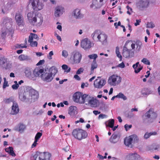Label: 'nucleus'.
Instances as JSON below:
<instances>
[{"mask_svg": "<svg viewBox=\"0 0 160 160\" xmlns=\"http://www.w3.org/2000/svg\"><path fill=\"white\" fill-rule=\"evenodd\" d=\"M92 37L94 40L100 42L103 44L107 42V35L102 32L100 30H96L92 34Z\"/></svg>", "mask_w": 160, "mask_h": 160, "instance_id": "obj_1", "label": "nucleus"}, {"mask_svg": "<svg viewBox=\"0 0 160 160\" xmlns=\"http://www.w3.org/2000/svg\"><path fill=\"white\" fill-rule=\"evenodd\" d=\"M72 135L75 138L81 140L86 138L88 134L86 131L82 129L76 128L73 130Z\"/></svg>", "mask_w": 160, "mask_h": 160, "instance_id": "obj_2", "label": "nucleus"}, {"mask_svg": "<svg viewBox=\"0 0 160 160\" xmlns=\"http://www.w3.org/2000/svg\"><path fill=\"white\" fill-rule=\"evenodd\" d=\"M51 156V154L49 152H37L33 157L34 160H50Z\"/></svg>", "mask_w": 160, "mask_h": 160, "instance_id": "obj_3", "label": "nucleus"}, {"mask_svg": "<svg viewBox=\"0 0 160 160\" xmlns=\"http://www.w3.org/2000/svg\"><path fill=\"white\" fill-rule=\"evenodd\" d=\"M82 55L79 51H74L71 53V59H72L74 63L78 64L81 61Z\"/></svg>", "mask_w": 160, "mask_h": 160, "instance_id": "obj_4", "label": "nucleus"}, {"mask_svg": "<svg viewBox=\"0 0 160 160\" xmlns=\"http://www.w3.org/2000/svg\"><path fill=\"white\" fill-rule=\"evenodd\" d=\"M121 80V78L119 76L116 75H113L109 77L108 82L110 85L115 86L119 84Z\"/></svg>", "mask_w": 160, "mask_h": 160, "instance_id": "obj_5", "label": "nucleus"}, {"mask_svg": "<svg viewBox=\"0 0 160 160\" xmlns=\"http://www.w3.org/2000/svg\"><path fill=\"white\" fill-rule=\"evenodd\" d=\"M32 8L35 11H39L42 9L43 5L39 0H30Z\"/></svg>", "mask_w": 160, "mask_h": 160, "instance_id": "obj_6", "label": "nucleus"}, {"mask_svg": "<svg viewBox=\"0 0 160 160\" xmlns=\"http://www.w3.org/2000/svg\"><path fill=\"white\" fill-rule=\"evenodd\" d=\"M43 21V17L41 14L38 13L33 17L31 24L38 26H40Z\"/></svg>", "mask_w": 160, "mask_h": 160, "instance_id": "obj_7", "label": "nucleus"}, {"mask_svg": "<svg viewBox=\"0 0 160 160\" xmlns=\"http://www.w3.org/2000/svg\"><path fill=\"white\" fill-rule=\"evenodd\" d=\"M83 93L79 92L75 93L73 96V100L75 102L82 104L83 101Z\"/></svg>", "mask_w": 160, "mask_h": 160, "instance_id": "obj_8", "label": "nucleus"}, {"mask_svg": "<svg viewBox=\"0 0 160 160\" xmlns=\"http://www.w3.org/2000/svg\"><path fill=\"white\" fill-rule=\"evenodd\" d=\"M149 0H140L137 3V8L140 10L147 8L149 5Z\"/></svg>", "mask_w": 160, "mask_h": 160, "instance_id": "obj_9", "label": "nucleus"}, {"mask_svg": "<svg viewBox=\"0 0 160 160\" xmlns=\"http://www.w3.org/2000/svg\"><path fill=\"white\" fill-rule=\"evenodd\" d=\"M81 46L85 50L90 49L92 47L91 42L88 38L84 39L82 41Z\"/></svg>", "mask_w": 160, "mask_h": 160, "instance_id": "obj_10", "label": "nucleus"}, {"mask_svg": "<svg viewBox=\"0 0 160 160\" xmlns=\"http://www.w3.org/2000/svg\"><path fill=\"white\" fill-rule=\"evenodd\" d=\"M106 83V81L103 79H96L94 82V87L96 88H101L104 86Z\"/></svg>", "mask_w": 160, "mask_h": 160, "instance_id": "obj_11", "label": "nucleus"}, {"mask_svg": "<svg viewBox=\"0 0 160 160\" xmlns=\"http://www.w3.org/2000/svg\"><path fill=\"white\" fill-rule=\"evenodd\" d=\"M136 139L137 140L138 138L136 135H132L129 136L128 137L126 138L124 140V143L125 144L128 146H129L131 145L132 141Z\"/></svg>", "mask_w": 160, "mask_h": 160, "instance_id": "obj_12", "label": "nucleus"}, {"mask_svg": "<svg viewBox=\"0 0 160 160\" xmlns=\"http://www.w3.org/2000/svg\"><path fill=\"white\" fill-rule=\"evenodd\" d=\"M15 19L18 25L19 26H24V19L21 13L18 12L16 13Z\"/></svg>", "mask_w": 160, "mask_h": 160, "instance_id": "obj_13", "label": "nucleus"}, {"mask_svg": "<svg viewBox=\"0 0 160 160\" xmlns=\"http://www.w3.org/2000/svg\"><path fill=\"white\" fill-rule=\"evenodd\" d=\"M41 77L43 81L47 82H51L53 78L52 73L47 72H43L41 75Z\"/></svg>", "mask_w": 160, "mask_h": 160, "instance_id": "obj_14", "label": "nucleus"}, {"mask_svg": "<svg viewBox=\"0 0 160 160\" xmlns=\"http://www.w3.org/2000/svg\"><path fill=\"white\" fill-rule=\"evenodd\" d=\"M134 54V52L132 50L128 49L126 47H124L123 50L122 55L125 58L132 57Z\"/></svg>", "mask_w": 160, "mask_h": 160, "instance_id": "obj_15", "label": "nucleus"}, {"mask_svg": "<svg viewBox=\"0 0 160 160\" xmlns=\"http://www.w3.org/2000/svg\"><path fill=\"white\" fill-rule=\"evenodd\" d=\"M19 111V109L18 104L15 102H13L12 106L11 114L12 115H15L17 114Z\"/></svg>", "mask_w": 160, "mask_h": 160, "instance_id": "obj_16", "label": "nucleus"}, {"mask_svg": "<svg viewBox=\"0 0 160 160\" xmlns=\"http://www.w3.org/2000/svg\"><path fill=\"white\" fill-rule=\"evenodd\" d=\"M25 73L26 76L30 79L34 80H35V77L32 74L31 69L29 68H26L25 70Z\"/></svg>", "mask_w": 160, "mask_h": 160, "instance_id": "obj_17", "label": "nucleus"}, {"mask_svg": "<svg viewBox=\"0 0 160 160\" xmlns=\"http://www.w3.org/2000/svg\"><path fill=\"white\" fill-rule=\"evenodd\" d=\"M44 70L43 69H39L38 68H36L33 71V76L35 77L36 79V77L41 76L42 74L43 73Z\"/></svg>", "mask_w": 160, "mask_h": 160, "instance_id": "obj_18", "label": "nucleus"}, {"mask_svg": "<svg viewBox=\"0 0 160 160\" xmlns=\"http://www.w3.org/2000/svg\"><path fill=\"white\" fill-rule=\"evenodd\" d=\"M63 8L60 6H58L55 9L54 12V15L56 17H59L60 15L62 14V11Z\"/></svg>", "mask_w": 160, "mask_h": 160, "instance_id": "obj_19", "label": "nucleus"}, {"mask_svg": "<svg viewBox=\"0 0 160 160\" xmlns=\"http://www.w3.org/2000/svg\"><path fill=\"white\" fill-rule=\"evenodd\" d=\"M140 157V156L136 153H131L127 156L128 160H135Z\"/></svg>", "mask_w": 160, "mask_h": 160, "instance_id": "obj_20", "label": "nucleus"}, {"mask_svg": "<svg viewBox=\"0 0 160 160\" xmlns=\"http://www.w3.org/2000/svg\"><path fill=\"white\" fill-rule=\"evenodd\" d=\"M88 104L92 107H97L98 106V102L96 99H94L93 97L92 98Z\"/></svg>", "mask_w": 160, "mask_h": 160, "instance_id": "obj_21", "label": "nucleus"}, {"mask_svg": "<svg viewBox=\"0 0 160 160\" xmlns=\"http://www.w3.org/2000/svg\"><path fill=\"white\" fill-rule=\"evenodd\" d=\"M141 43L140 42H136L135 43H132L131 45V47L132 49L135 48V45L137 46L136 49L138 51H139L141 48Z\"/></svg>", "mask_w": 160, "mask_h": 160, "instance_id": "obj_22", "label": "nucleus"}, {"mask_svg": "<svg viewBox=\"0 0 160 160\" xmlns=\"http://www.w3.org/2000/svg\"><path fill=\"white\" fill-rule=\"evenodd\" d=\"M5 150V151L8 152L10 155L13 157H15L16 156V154L13 151V148L12 147L6 148Z\"/></svg>", "mask_w": 160, "mask_h": 160, "instance_id": "obj_23", "label": "nucleus"}, {"mask_svg": "<svg viewBox=\"0 0 160 160\" xmlns=\"http://www.w3.org/2000/svg\"><path fill=\"white\" fill-rule=\"evenodd\" d=\"M139 62H137L135 64L133 65L132 67L134 69V72L136 73H138L142 69V67H138V65H139Z\"/></svg>", "mask_w": 160, "mask_h": 160, "instance_id": "obj_24", "label": "nucleus"}, {"mask_svg": "<svg viewBox=\"0 0 160 160\" xmlns=\"http://www.w3.org/2000/svg\"><path fill=\"white\" fill-rule=\"evenodd\" d=\"M83 97L84 101H83L82 103H84L85 102H87L88 104L92 98V97H90V95L86 94H83Z\"/></svg>", "mask_w": 160, "mask_h": 160, "instance_id": "obj_25", "label": "nucleus"}, {"mask_svg": "<svg viewBox=\"0 0 160 160\" xmlns=\"http://www.w3.org/2000/svg\"><path fill=\"white\" fill-rule=\"evenodd\" d=\"M97 67L98 64L97 63L96 61L93 60V61L91 64L90 74H92L93 73L94 69H96Z\"/></svg>", "mask_w": 160, "mask_h": 160, "instance_id": "obj_26", "label": "nucleus"}, {"mask_svg": "<svg viewBox=\"0 0 160 160\" xmlns=\"http://www.w3.org/2000/svg\"><path fill=\"white\" fill-rule=\"evenodd\" d=\"M159 148L158 145H156L155 144H152L151 145L148 146L147 147V150L148 151H153V150H157Z\"/></svg>", "mask_w": 160, "mask_h": 160, "instance_id": "obj_27", "label": "nucleus"}, {"mask_svg": "<svg viewBox=\"0 0 160 160\" xmlns=\"http://www.w3.org/2000/svg\"><path fill=\"white\" fill-rule=\"evenodd\" d=\"M73 15L76 18H79L81 17L80 14V11L79 9H76L73 12Z\"/></svg>", "mask_w": 160, "mask_h": 160, "instance_id": "obj_28", "label": "nucleus"}, {"mask_svg": "<svg viewBox=\"0 0 160 160\" xmlns=\"http://www.w3.org/2000/svg\"><path fill=\"white\" fill-rule=\"evenodd\" d=\"M27 94L25 92H21L19 94V98L22 101H25L26 99Z\"/></svg>", "mask_w": 160, "mask_h": 160, "instance_id": "obj_29", "label": "nucleus"}, {"mask_svg": "<svg viewBox=\"0 0 160 160\" xmlns=\"http://www.w3.org/2000/svg\"><path fill=\"white\" fill-rule=\"evenodd\" d=\"M34 12H30L27 14V17L29 22L31 24L32 21L33 20V16Z\"/></svg>", "mask_w": 160, "mask_h": 160, "instance_id": "obj_30", "label": "nucleus"}, {"mask_svg": "<svg viewBox=\"0 0 160 160\" xmlns=\"http://www.w3.org/2000/svg\"><path fill=\"white\" fill-rule=\"evenodd\" d=\"M18 59L21 61L27 60L29 59V57L27 55L21 54L18 57Z\"/></svg>", "mask_w": 160, "mask_h": 160, "instance_id": "obj_31", "label": "nucleus"}, {"mask_svg": "<svg viewBox=\"0 0 160 160\" xmlns=\"http://www.w3.org/2000/svg\"><path fill=\"white\" fill-rule=\"evenodd\" d=\"M28 38V42L30 43V45L32 47H37L38 45V42L37 41L33 42L32 38Z\"/></svg>", "mask_w": 160, "mask_h": 160, "instance_id": "obj_32", "label": "nucleus"}, {"mask_svg": "<svg viewBox=\"0 0 160 160\" xmlns=\"http://www.w3.org/2000/svg\"><path fill=\"white\" fill-rule=\"evenodd\" d=\"M26 128V126L20 123L17 128L16 130L19 131H22Z\"/></svg>", "mask_w": 160, "mask_h": 160, "instance_id": "obj_33", "label": "nucleus"}, {"mask_svg": "<svg viewBox=\"0 0 160 160\" xmlns=\"http://www.w3.org/2000/svg\"><path fill=\"white\" fill-rule=\"evenodd\" d=\"M118 135L117 134H113L109 139L110 141L112 143H115L117 142L116 139L117 138Z\"/></svg>", "mask_w": 160, "mask_h": 160, "instance_id": "obj_34", "label": "nucleus"}, {"mask_svg": "<svg viewBox=\"0 0 160 160\" xmlns=\"http://www.w3.org/2000/svg\"><path fill=\"white\" fill-rule=\"evenodd\" d=\"M119 48L118 47H117L116 48V53L117 56L119 58V60L121 61L122 59V57L120 54V53L119 51Z\"/></svg>", "mask_w": 160, "mask_h": 160, "instance_id": "obj_35", "label": "nucleus"}, {"mask_svg": "<svg viewBox=\"0 0 160 160\" xmlns=\"http://www.w3.org/2000/svg\"><path fill=\"white\" fill-rule=\"evenodd\" d=\"M7 28H4L2 29L1 36L3 38H4L6 37V36L7 34Z\"/></svg>", "mask_w": 160, "mask_h": 160, "instance_id": "obj_36", "label": "nucleus"}, {"mask_svg": "<svg viewBox=\"0 0 160 160\" xmlns=\"http://www.w3.org/2000/svg\"><path fill=\"white\" fill-rule=\"evenodd\" d=\"M114 120L113 119H112L109 121L108 125H106V126L111 128H113L114 126Z\"/></svg>", "mask_w": 160, "mask_h": 160, "instance_id": "obj_37", "label": "nucleus"}, {"mask_svg": "<svg viewBox=\"0 0 160 160\" xmlns=\"http://www.w3.org/2000/svg\"><path fill=\"white\" fill-rule=\"evenodd\" d=\"M117 98H122L123 100H126L127 97L122 93L120 92L117 95Z\"/></svg>", "mask_w": 160, "mask_h": 160, "instance_id": "obj_38", "label": "nucleus"}, {"mask_svg": "<svg viewBox=\"0 0 160 160\" xmlns=\"http://www.w3.org/2000/svg\"><path fill=\"white\" fill-rule=\"evenodd\" d=\"M88 57L90 59H93V60L96 61V59L98 57V55L96 54H93L89 55Z\"/></svg>", "mask_w": 160, "mask_h": 160, "instance_id": "obj_39", "label": "nucleus"}, {"mask_svg": "<svg viewBox=\"0 0 160 160\" xmlns=\"http://www.w3.org/2000/svg\"><path fill=\"white\" fill-rule=\"evenodd\" d=\"M31 37L32 38V40H33V38L35 39H38V37L36 34L33 33H31L30 35L29 36V38H31Z\"/></svg>", "mask_w": 160, "mask_h": 160, "instance_id": "obj_40", "label": "nucleus"}, {"mask_svg": "<svg viewBox=\"0 0 160 160\" xmlns=\"http://www.w3.org/2000/svg\"><path fill=\"white\" fill-rule=\"evenodd\" d=\"M58 72V70L57 68H51V72L50 73H52V76L53 75L54 76Z\"/></svg>", "mask_w": 160, "mask_h": 160, "instance_id": "obj_41", "label": "nucleus"}, {"mask_svg": "<svg viewBox=\"0 0 160 160\" xmlns=\"http://www.w3.org/2000/svg\"><path fill=\"white\" fill-rule=\"evenodd\" d=\"M15 47L17 48H27V46L26 45H23V44H17L16 45Z\"/></svg>", "mask_w": 160, "mask_h": 160, "instance_id": "obj_42", "label": "nucleus"}, {"mask_svg": "<svg viewBox=\"0 0 160 160\" xmlns=\"http://www.w3.org/2000/svg\"><path fill=\"white\" fill-rule=\"evenodd\" d=\"M155 132H154L152 133H148V132H147L144 135V138L146 139H147L151 135L155 134Z\"/></svg>", "mask_w": 160, "mask_h": 160, "instance_id": "obj_43", "label": "nucleus"}, {"mask_svg": "<svg viewBox=\"0 0 160 160\" xmlns=\"http://www.w3.org/2000/svg\"><path fill=\"white\" fill-rule=\"evenodd\" d=\"M42 135V133L40 132H38L36 134L35 137V139L38 141L39 139L40 138Z\"/></svg>", "mask_w": 160, "mask_h": 160, "instance_id": "obj_44", "label": "nucleus"}, {"mask_svg": "<svg viewBox=\"0 0 160 160\" xmlns=\"http://www.w3.org/2000/svg\"><path fill=\"white\" fill-rule=\"evenodd\" d=\"M142 62H143L144 64L148 65H150V62L148 60L147 58H143L141 61Z\"/></svg>", "mask_w": 160, "mask_h": 160, "instance_id": "obj_45", "label": "nucleus"}, {"mask_svg": "<svg viewBox=\"0 0 160 160\" xmlns=\"http://www.w3.org/2000/svg\"><path fill=\"white\" fill-rule=\"evenodd\" d=\"M154 27V24L152 22H148L147 23V27L148 28H152Z\"/></svg>", "mask_w": 160, "mask_h": 160, "instance_id": "obj_46", "label": "nucleus"}, {"mask_svg": "<svg viewBox=\"0 0 160 160\" xmlns=\"http://www.w3.org/2000/svg\"><path fill=\"white\" fill-rule=\"evenodd\" d=\"M68 52L66 50H63L62 51V55L63 57L66 58L68 56Z\"/></svg>", "mask_w": 160, "mask_h": 160, "instance_id": "obj_47", "label": "nucleus"}, {"mask_svg": "<svg viewBox=\"0 0 160 160\" xmlns=\"http://www.w3.org/2000/svg\"><path fill=\"white\" fill-rule=\"evenodd\" d=\"M9 86L8 84V82L6 81V79L5 78H4V82L3 84L2 87L3 88H5L6 87Z\"/></svg>", "mask_w": 160, "mask_h": 160, "instance_id": "obj_48", "label": "nucleus"}, {"mask_svg": "<svg viewBox=\"0 0 160 160\" xmlns=\"http://www.w3.org/2000/svg\"><path fill=\"white\" fill-rule=\"evenodd\" d=\"M53 55V52L52 51H50L48 55V59L50 60L52 59V56Z\"/></svg>", "mask_w": 160, "mask_h": 160, "instance_id": "obj_49", "label": "nucleus"}, {"mask_svg": "<svg viewBox=\"0 0 160 160\" xmlns=\"http://www.w3.org/2000/svg\"><path fill=\"white\" fill-rule=\"evenodd\" d=\"M83 69L82 68H79L77 71L76 72V74H81L82 72H83Z\"/></svg>", "mask_w": 160, "mask_h": 160, "instance_id": "obj_50", "label": "nucleus"}, {"mask_svg": "<svg viewBox=\"0 0 160 160\" xmlns=\"http://www.w3.org/2000/svg\"><path fill=\"white\" fill-rule=\"evenodd\" d=\"M19 87L18 84H14L13 85L12 87L13 89L17 90Z\"/></svg>", "mask_w": 160, "mask_h": 160, "instance_id": "obj_51", "label": "nucleus"}, {"mask_svg": "<svg viewBox=\"0 0 160 160\" xmlns=\"http://www.w3.org/2000/svg\"><path fill=\"white\" fill-rule=\"evenodd\" d=\"M132 127V125H128L127 124H126L124 125V128H125V130L127 131L128 129L131 128Z\"/></svg>", "mask_w": 160, "mask_h": 160, "instance_id": "obj_52", "label": "nucleus"}, {"mask_svg": "<svg viewBox=\"0 0 160 160\" xmlns=\"http://www.w3.org/2000/svg\"><path fill=\"white\" fill-rule=\"evenodd\" d=\"M13 99L12 98H9L5 99V101L6 103H9L11 102H13Z\"/></svg>", "mask_w": 160, "mask_h": 160, "instance_id": "obj_53", "label": "nucleus"}, {"mask_svg": "<svg viewBox=\"0 0 160 160\" xmlns=\"http://www.w3.org/2000/svg\"><path fill=\"white\" fill-rule=\"evenodd\" d=\"M38 141L36 140L35 139L34 141L33 142V143L32 144L31 147L32 148H33L34 147H35L38 144L37 142Z\"/></svg>", "mask_w": 160, "mask_h": 160, "instance_id": "obj_54", "label": "nucleus"}, {"mask_svg": "<svg viewBox=\"0 0 160 160\" xmlns=\"http://www.w3.org/2000/svg\"><path fill=\"white\" fill-rule=\"evenodd\" d=\"M44 60H40L39 61L37 64L36 65L37 66H39L40 65H41L42 64L44 63Z\"/></svg>", "mask_w": 160, "mask_h": 160, "instance_id": "obj_55", "label": "nucleus"}, {"mask_svg": "<svg viewBox=\"0 0 160 160\" xmlns=\"http://www.w3.org/2000/svg\"><path fill=\"white\" fill-rule=\"evenodd\" d=\"M62 67V69L65 70L68 69V66L66 64L63 65Z\"/></svg>", "mask_w": 160, "mask_h": 160, "instance_id": "obj_56", "label": "nucleus"}, {"mask_svg": "<svg viewBox=\"0 0 160 160\" xmlns=\"http://www.w3.org/2000/svg\"><path fill=\"white\" fill-rule=\"evenodd\" d=\"M98 157L100 159H103V158H107V156H106L103 157L102 156L100 155L99 154H98Z\"/></svg>", "mask_w": 160, "mask_h": 160, "instance_id": "obj_57", "label": "nucleus"}, {"mask_svg": "<svg viewBox=\"0 0 160 160\" xmlns=\"http://www.w3.org/2000/svg\"><path fill=\"white\" fill-rule=\"evenodd\" d=\"M118 66L122 68L125 67V65L123 62H122L121 63L119 64Z\"/></svg>", "mask_w": 160, "mask_h": 160, "instance_id": "obj_58", "label": "nucleus"}, {"mask_svg": "<svg viewBox=\"0 0 160 160\" xmlns=\"http://www.w3.org/2000/svg\"><path fill=\"white\" fill-rule=\"evenodd\" d=\"M74 78L76 80H80V78L79 77L77 74L75 75L74 76Z\"/></svg>", "mask_w": 160, "mask_h": 160, "instance_id": "obj_59", "label": "nucleus"}, {"mask_svg": "<svg viewBox=\"0 0 160 160\" xmlns=\"http://www.w3.org/2000/svg\"><path fill=\"white\" fill-rule=\"evenodd\" d=\"M136 22L134 23V25L135 26H137L139 24L140 22H141V20H136Z\"/></svg>", "mask_w": 160, "mask_h": 160, "instance_id": "obj_60", "label": "nucleus"}, {"mask_svg": "<svg viewBox=\"0 0 160 160\" xmlns=\"http://www.w3.org/2000/svg\"><path fill=\"white\" fill-rule=\"evenodd\" d=\"M106 117V115L104 114H100L98 116L99 118H105Z\"/></svg>", "mask_w": 160, "mask_h": 160, "instance_id": "obj_61", "label": "nucleus"}, {"mask_svg": "<svg viewBox=\"0 0 160 160\" xmlns=\"http://www.w3.org/2000/svg\"><path fill=\"white\" fill-rule=\"evenodd\" d=\"M93 113L96 115L100 113V112H99L98 111L94 110L93 112Z\"/></svg>", "mask_w": 160, "mask_h": 160, "instance_id": "obj_62", "label": "nucleus"}, {"mask_svg": "<svg viewBox=\"0 0 160 160\" xmlns=\"http://www.w3.org/2000/svg\"><path fill=\"white\" fill-rule=\"evenodd\" d=\"M62 149L65 152H67L69 151V148L68 146H67L65 148H63Z\"/></svg>", "mask_w": 160, "mask_h": 160, "instance_id": "obj_63", "label": "nucleus"}, {"mask_svg": "<svg viewBox=\"0 0 160 160\" xmlns=\"http://www.w3.org/2000/svg\"><path fill=\"white\" fill-rule=\"evenodd\" d=\"M53 113V112L52 111H49L48 112V115L49 116H51Z\"/></svg>", "mask_w": 160, "mask_h": 160, "instance_id": "obj_64", "label": "nucleus"}]
</instances>
